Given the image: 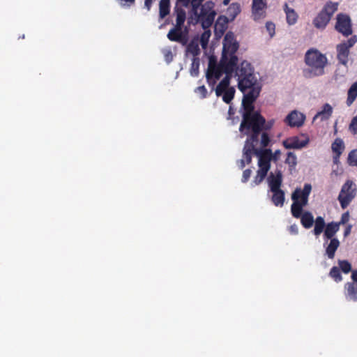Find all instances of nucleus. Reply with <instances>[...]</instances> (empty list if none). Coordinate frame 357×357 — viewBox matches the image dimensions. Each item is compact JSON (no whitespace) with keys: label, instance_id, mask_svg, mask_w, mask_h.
<instances>
[{"label":"nucleus","instance_id":"obj_1","mask_svg":"<svg viewBox=\"0 0 357 357\" xmlns=\"http://www.w3.org/2000/svg\"><path fill=\"white\" fill-rule=\"evenodd\" d=\"M259 97V91H252L243 95L242 107L243 112L239 130L248 137L246 140L254 142H259L260 134L264 132L266 123L265 118L259 111H255L254 102Z\"/></svg>","mask_w":357,"mask_h":357},{"label":"nucleus","instance_id":"obj_2","mask_svg":"<svg viewBox=\"0 0 357 357\" xmlns=\"http://www.w3.org/2000/svg\"><path fill=\"white\" fill-rule=\"evenodd\" d=\"M239 47L238 43L234 39L232 33H227L223 43L222 57L218 65L208 66L206 79L209 84H214L223 73H234L238 59L236 55Z\"/></svg>","mask_w":357,"mask_h":357},{"label":"nucleus","instance_id":"obj_3","mask_svg":"<svg viewBox=\"0 0 357 357\" xmlns=\"http://www.w3.org/2000/svg\"><path fill=\"white\" fill-rule=\"evenodd\" d=\"M234 76L237 77L238 89L246 94L252 91L261 92V86L257 82V79L254 74V68L247 61H243L239 66L234 68Z\"/></svg>","mask_w":357,"mask_h":357},{"label":"nucleus","instance_id":"obj_4","mask_svg":"<svg viewBox=\"0 0 357 357\" xmlns=\"http://www.w3.org/2000/svg\"><path fill=\"white\" fill-rule=\"evenodd\" d=\"M305 63L308 68L304 70L306 77L321 76L324 74V68L328 63L325 54L318 50L311 48L305 54Z\"/></svg>","mask_w":357,"mask_h":357},{"label":"nucleus","instance_id":"obj_5","mask_svg":"<svg viewBox=\"0 0 357 357\" xmlns=\"http://www.w3.org/2000/svg\"><path fill=\"white\" fill-rule=\"evenodd\" d=\"M339 230V224L337 222L332 221L326 224L324 231L323 238L325 255L331 259H334L335 252L340 245V241L335 237Z\"/></svg>","mask_w":357,"mask_h":357},{"label":"nucleus","instance_id":"obj_6","mask_svg":"<svg viewBox=\"0 0 357 357\" xmlns=\"http://www.w3.org/2000/svg\"><path fill=\"white\" fill-rule=\"evenodd\" d=\"M311 190V185L306 183L303 190L296 188L292 193L293 204L291 206V211L294 218H299L303 215V208L307 204Z\"/></svg>","mask_w":357,"mask_h":357},{"label":"nucleus","instance_id":"obj_7","mask_svg":"<svg viewBox=\"0 0 357 357\" xmlns=\"http://www.w3.org/2000/svg\"><path fill=\"white\" fill-rule=\"evenodd\" d=\"M271 139L267 132H263L261 135L260 145L261 149H257L255 155L258 157V166L261 170L268 172L271 168V149H266L269 144Z\"/></svg>","mask_w":357,"mask_h":357},{"label":"nucleus","instance_id":"obj_8","mask_svg":"<svg viewBox=\"0 0 357 357\" xmlns=\"http://www.w3.org/2000/svg\"><path fill=\"white\" fill-rule=\"evenodd\" d=\"M356 191V186L352 181L347 180L344 183L337 197L342 209H345L355 198Z\"/></svg>","mask_w":357,"mask_h":357},{"label":"nucleus","instance_id":"obj_9","mask_svg":"<svg viewBox=\"0 0 357 357\" xmlns=\"http://www.w3.org/2000/svg\"><path fill=\"white\" fill-rule=\"evenodd\" d=\"M169 40L185 45L189 40V28L185 24H175L167 34Z\"/></svg>","mask_w":357,"mask_h":357},{"label":"nucleus","instance_id":"obj_10","mask_svg":"<svg viewBox=\"0 0 357 357\" xmlns=\"http://www.w3.org/2000/svg\"><path fill=\"white\" fill-rule=\"evenodd\" d=\"M214 6L215 3L211 1H208L201 7L199 6L197 13L194 14L197 17L195 22H215L214 20L216 12Z\"/></svg>","mask_w":357,"mask_h":357},{"label":"nucleus","instance_id":"obj_11","mask_svg":"<svg viewBox=\"0 0 357 357\" xmlns=\"http://www.w3.org/2000/svg\"><path fill=\"white\" fill-rule=\"evenodd\" d=\"M357 42V36H353L349 39L338 44L336 47L337 58L340 63L347 66L349 61V49Z\"/></svg>","mask_w":357,"mask_h":357},{"label":"nucleus","instance_id":"obj_12","mask_svg":"<svg viewBox=\"0 0 357 357\" xmlns=\"http://www.w3.org/2000/svg\"><path fill=\"white\" fill-rule=\"evenodd\" d=\"M337 3L328 2L319 12L313 22H330L331 17L337 10Z\"/></svg>","mask_w":357,"mask_h":357},{"label":"nucleus","instance_id":"obj_13","mask_svg":"<svg viewBox=\"0 0 357 357\" xmlns=\"http://www.w3.org/2000/svg\"><path fill=\"white\" fill-rule=\"evenodd\" d=\"M241 12V6L238 3H232L227 9L225 14L220 15L215 22H231Z\"/></svg>","mask_w":357,"mask_h":357},{"label":"nucleus","instance_id":"obj_14","mask_svg":"<svg viewBox=\"0 0 357 357\" xmlns=\"http://www.w3.org/2000/svg\"><path fill=\"white\" fill-rule=\"evenodd\" d=\"M309 143V139L305 137V139L301 140L298 136H294L284 139L282 145L287 149H301L306 146Z\"/></svg>","mask_w":357,"mask_h":357},{"label":"nucleus","instance_id":"obj_15","mask_svg":"<svg viewBox=\"0 0 357 357\" xmlns=\"http://www.w3.org/2000/svg\"><path fill=\"white\" fill-rule=\"evenodd\" d=\"M305 119L303 114L294 110L286 116L284 121L290 127H300L304 123Z\"/></svg>","mask_w":357,"mask_h":357},{"label":"nucleus","instance_id":"obj_16","mask_svg":"<svg viewBox=\"0 0 357 357\" xmlns=\"http://www.w3.org/2000/svg\"><path fill=\"white\" fill-rule=\"evenodd\" d=\"M258 142H254L251 141L246 140L245 142V145L243 150V159L245 160V162L247 165H249L252 162V155H255L256 145Z\"/></svg>","mask_w":357,"mask_h":357},{"label":"nucleus","instance_id":"obj_17","mask_svg":"<svg viewBox=\"0 0 357 357\" xmlns=\"http://www.w3.org/2000/svg\"><path fill=\"white\" fill-rule=\"evenodd\" d=\"M268 185L271 191L281 190L280 187L282 183V174L280 171H278L275 174L271 173L268 178Z\"/></svg>","mask_w":357,"mask_h":357},{"label":"nucleus","instance_id":"obj_18","mask_svg":"<svg viewBox=\"0 0 357 357\" xmlns=\"http://www.w3.org/2000/svg\"><path fill=\"white\" fill-rule=\"evenodd\" d=\"M333 107L328 103H325L321 111L318 112L313 118V121L319 119L321 121H327L333 114Z\"/></svg>","mask_w":357,"mask_h":357},{"label":"nucleus","instance_id":"obj_19","mask_svg":"<svg viewBox=\"0 0 357 357\" xmlns=\"http://www.w3.org/2000/svg\"><path fill=\"white\" fill-rule=\"evenodd\" d=\"M204 29V32L202 33L199 43H200L202 47L205 50L206 49L208 43L209 38L211 35L210 28L213 24H201Z\"/></svg>","mask_w":357,"mask_h":357},{"label":"nucleus","instance_id":"obj_20","mask_svg":"<svg viewBox=\"0 0 357 357\" xmlns=\"http://www.w3.org/2000/svg\"><path fill=\"white\" fill-rule=\"evenodd\" d=\"M346 291L345 296L347 299L357 301V284L354 282H348L344 284Z\"/></svg>","mask_w":357,"mask_h":357},{"label":"nucleus","instance_id":"obj_21","mask_svg":"<svg viewBox=\"0 0 357 357\" xmlns=\"http://www.w3.org/2000/svg\"><path fill=\"white\" fill-rule=\"evenodd\" d=\"M234 73L226 75L225 77L220 82L215 89L217 96L222 95L223 92L229 89L230 79Z\"/></svg>","mask_w":357,"mask_h":357},{"label":"nucleus","instance_id":"obj_22","mask_svg":"<svg viewBox=\"0 0 357 357\" xmlns=\"http://www.w3.org/2000/svg\"><path fill=\"white\" fill-rule=\"evenodd\" d=\"M314 227L313 229V234L315 236L318 237L320 234L324 231L326 224L323 217L317 216L314 221Z\"/></svg>","mask_w":357,"mask_h":357},{"label":"nucleus","instance_id":"obj_23","mask_svg":"<svg viewBox=\"0 0 357 357\" xmlns=\"http://www.w3.org/2000/svg\"><path fill=\"white\" fill-rule=\"evenodd\" d=\"M199 43L198 37H195L187 45V52L193 55L194 57H197L200 54Z\"/></svg>","mask_w":357,"mask_h":357},{"label":"nucleus","instance_id":"obj_24","mask_svg":"<svg viewBox=\"0 0 357 357\" xmlns=\"http://www.w3.org/2000/svg\"><path fill=\"white\" fill-rule=\"evenodd\" d=\"M299 218H301V223L304 228L310 229L312 227L314 219L310 212H303V215Z\"/></svg>","mask_w":357,"mask_h":357},{"label":"nucleus","instance_id":"obj_25","mask_svg":"<svg viewBox=\"0 0 357 357\" xmlns=\"http://www.w3.org/2000/svg\"><path fill=\"white\" fill-rule=\"evenodd\" d=\"M266 7L265 0H252V13L256 20L257 15H261L264 8Z\"/></svg>","mask_w":357,"mask_h":357},{"label":"nucleus","instance_id":"obj_26","mask_svg":"<svg viewBox=\"0 0 357 357\" xmlns=\"http://www.w3.org/2000/svg\"><path fill=\"white\" fill-rule=\"evenodd\" d=\"M273 196L271 200L276 206H282L284 202V192L282 190L271 191Z\"/></svg>","mask_w":357,"mask_h":357},{"label":"nucleus","instance_id":"obj_27","mask_svg":"<svg viewBox=\"0 0 357 357\" xmlns=\"http://www.w3.org/2000/svg\"><path fill=\"white\" fill-rule=\"evenodd\" d=\"M173 15H176V22H185L186 19L185 10L178 3H176L174 8Z\"/></svg>","mask_w":357,"mask_h":357},{"label":"nucleus","instance_id":"obj_28","mask_svg":"<svg viewBox=\"0 0 357 357\" xmlns=\"http://www.w3.org/2000/svg\"><path fill=\"white\" fill-rule=\"evenodd\" d=\"M357 98V82H354L349 89L346 103L351 106Z\"/></svg>","mask_w":357,"mask_h":357},{"label":"nucleus","instance_id":"obj_29","mask_svg":"<svg viewBox=\"0 0 357 357\" xmlns=\"http://www.w3.org/2000/svg\"><path fill=\"white\" fill-rule=\"evenodd\" d=\"M331 148L334 153L337 154V157H340L344 149L343 141L340 138L335 139L332 144Z\"/></svg>","mask_w":357,"mask_h":357},{"label":"nucleus","instance_id":"obj_30","mask_svg":"<svg viewBox=\"0 0 357 357\" xmlns=\"http://www.w3.org/2000/svg\"><path fill=\"white\" fill-rule=\"evenodd\" d=\"M169 13V0H160L159 3V15L164 18Z\"/></svg>","mask_w":357,"mask_h":357},{"label":"nucleus","instance_id":"obj_31","mask_svg":"<svg viewBox=\"0 0 357 357\" xmlns=\"http://www.w3.org/2000/svg\"><path fill=\"white\" fill-rule=\"evenodd\" d=\"M335 28L344 36H348L352 33L351 24H335Z\"/></svg>","mask_w":357,"mask_h":357},{"label":"nucleus","instance_id":"obj_32","mask_svg":"<svg viewBox=\"0 0 357 357\" xmlns=\"http://www.w3.org/2000/svg\"><path fill=\"white\" fill-rule=\"evenodd\" d=\"M284 162L288 165L289 170L295 169L298 163L296 154L293 152H288Z\"/></svg>","mask_w":357,"mask_h":357},{"label":"nucleus","instance_id":"obj_33","mask_svg":"<svg viewBox=\"0 0 357 357\" xmlns=\"http://www.w3.org/2000/svg\"><path fill=\"white\" fill-rule=\"evenodd\" d=\"M284 12L286 13L287 22H296L298 15L293 8L288 7L287 3L284 4Z\"/></svg>","mask_w":357,"mask_h":357},{"label":"nucleus","instance_id":"obj_34","mask_svg":"<svg viewBox=\"0 0 357 357\" xmlns=\"http://www.w3.org/2000/svg\"><path fill=\"white\" fill-rule=\"evenodd\" d=\"M214 33L217 39L220 38L228 28V24H213Z\"/></svg>","mask_w":357,"mask_h":357},{"label":"nucleus","instance_id":"obj_35","mask_svg":"<svg viewBox=\"0 0 357 357\" xmlns=\"http://www.w3.org/2000/svg\"><path fill=\"white\" fill-rule=\"evenodd\" d=\"M199 59L198 57H193L190 73L192 77H197L199 75Z\"/></svg>","mask_w":357,"mask_h":357},{"label":"nucleus","instance_id":"obj_36","mask_svg":"<svg viewBox=\"0 0 357 357\" xmlns=\"http://www.w3.org/2000/svg\"><path fill=\"white\" fill-rule=\"evenodd\" d=\"M329 276L336 282H340L342 280V276L341 275L340 270L337 266H333L331 268L329 272Z\"/></svg>","mask_w":357,"mask_h":357},{"label":"nucleus","instance_id":"obj_37","mask_svg":"<svg viewBox=\"0 0 357 357\" xmlns=\"http://www.w3.org/2000/svg\"><path fill=\"white\" fill-rule=\"evenodd\" d=\"M235 89L233 87L229 88L222 93V100L225 102L229 104L234 97Z\"/></svg>","mask_w":357,"mask_h":357},{"label":"nucleus","instance_id":"obj_38","mask_svg":"<svg viewBox=\"0 0 357 357\" xmlns=\"http://www.w3.org/2000/svg\"><path fill=\"white\" fill-rule=\"evenodd\" d=\"M338 264L341 270L344 273L347 274L350 271H352L351 270V264L347 261V260H339Z\"/></svg>","mask_w":357,"mask_h":357},{"label":"nucleus","instance_id":"obj_39","mask_svg":"<svg viewBox=\"0 0 357 357\" xmlns=\"http://www.w3.org/2000/svg\"><path fill=\"white\" fill-rule=\"evenodd\" d=\"M347 162L350 166L357 167V149L349 152Z\"/></svg>","mask_w":357,"mask_h":357},{"label":"nucleus","instance_id":"obj_40","mask_svg":"<svg viewBox=\"0 0 357 357\" xmlns=\"http://www.w3.org/2000/svg\"><path fill=\"white\" fill-rule=\"evenodd\" d=\"M267 173H268L267 172H265V171H263V170H261L260 169H259L257 172V175L255 177L254 181H253L255 184V185L260 184L264 181V179L266 178Z\"/></svg>","mask_w":357,"mask_h":357},{"label":"nucleus","instance_id":"obj_41","mask_svg":"<svg viewBox=\"0 0 357 357\" xmlns=\"http://www.w3.org/2000/svg\"><path fill=\"white\" fill-rule=\"evenodd\" d=\"M195 93H197L201 99L206 98L208 96V91L204 85L199 86L195 89Z\"/></svg>","mask_w":357,"mask_h":357},{"label":"nucleus","instance_id":"obj_42","mask_svg":"<svg viewBox=\"0 0 357 357\" xmlns=\"http://www.w3.org/2000/svg\"><path fill=\"white\" fill-rule=\"evenodd\" d=\"M164 59L167 63H169L173 60V54L170 48H165L162 50Z\"/></svg>","mask_w":357,"mask_h":357},{"label":"nucleus","instance_id":"obj_43","mask_svg":"<svg viewBox=\"0 0 357 357\" xmlns=\"http://www.w3.org/2000/svg\"><path fill=\"white\" fill-rule=\"evenodd\" d=\"M349 130L353 135H357V115L351 119Z\"/></svg>","mask_w":357,"mask_h":357},{"label":"nucleus","instance_id":"obj_44","mask_svg":"<svg viewBox=\"0 0 357 357\" xmlns=\"http://www.w3.org/2000/svg\"><path fill=\"white\" fill-rule=\"evenodd\" d=\"M336 22H351L350 17L344 13H339L336 17Z\"/></svg>","mask_w":357,"mask_h":357},{"label":"nucleus","instance_id":"obj_45","mask_svg":"<svg viewBox=\"0 0 357 357\" xmlns=\"http://www.w3.org/2000/svg\"><path fill=\"white\" fill-rule=\"evenodd\" d=\"M204 0H192L191 5H192V11L194 14L197 13V10H199V7L201 5V3Z\"/></svg>","mask_w":357,"mask_h":357},{"label":"nucleus","instance_id":"obj_46","mask_svg":"<svg viewBox=\"0 0 357 357\" xmlns=\"http://www.w3.org/2000/svg\"><path fill=\"white\" fill-rule=\"evenodd\" d=\"M281 151L280 150L278 149L275 151V152H272V150L271 149V161H273L275 162H278L280 158Z\"/></svg>","mask_w":357,"mask_h":357},{"label":"nucleus","instance_id":"obj_47","mask_svg":"<svg viewBox=\"0 0 357 357\" xmlns=\"http://www.w3.org/2000/svg\"><path fill=\"white\" fill-rule=\"evenodd\" d=\"M266 29L268 32L270 37L272 38L275 34V24H266Z\"/></svg>","mask_w":357,"mask_h":357},{"label":"nucleus","instance_id":"obj_48","mask_svg":"<svg viewBox=\"0 0 357 357\" xmlns=\"http://www.w3.org/2000/svg\"><path fill=\"white\" fill-rule=\"evenodd\" d=\"M349 220V213L348 211L344 213L342 216L340 222H337V224H339V227H340L341 225L346 224Z\"/></svg>","mask_w":357,"mask_h":357},{"label":"nucleus","instance_id":"obj_49","mask_svg":"<svg viewBox=\"0 0 357 357\" xmlns=\"http://www.w3.org/2000/svg\"><path fill=\"white\" fill-rule=\"evenodd\" d=\"M251 173L252 171L250 169H246L243 171L241 178L243 183H246L249 180Z\"/></svg>","mask_w":357,"mask_h":357},{"label":"nucleus","instance_id":"obj_50","mask_svg":"<svg viewBox=\"0 0 357 357\" xmlns=\"http://www.w3.org/2000/svg\"><path fill=\"white\" fill-rule=\"evenodd\" d=\"M274 123H275L274 119H271L270 121H268L267 122L266 121L264 130H270L273 126Z\"/></svg>","mask_w":357,"mask_h":357},{"label":"nucleus","instance_id":"obj_51","mask_svg":"<svg viewBox=\"0 0 357 357\" xmlns=\"http://www.w3.org/2000/svg\"><path fill=\"white\" fill-rule=\"evenodd\" d=\"M121 5L130 6L135 3V0H118Z\"/></svg>","mask_w":357,"mask_h":357},{"label":"nucleus","instance_id":"obj_52","mask_svg":"<svg viewBox=\"0 0 357 357\" xmlns=\"http://www.w3.org/2000/svg\"><path fill=\"white\" fill-rule=\"evenodd\" d=\"M155 0H145L144 1V7L149 10L151 9V7L152 6L153 2Z\"/></svg>","mask_w":357,"mask_h":357},{"label":"nucleus","instance_id":"obj_53","mask_svg":"<svg viewBox=\"0 0 357 357\" xmlns=\"http://www.w3.org/2000/svg\"><path fill=\"white\" fill-rule=\"evenodd\" d=\"M351 280H353L352 282L357 284V270H353L351 271Z\"/></svg>","mask_w":357,"mask_h":357},{"label":"nucleus","instance_id":"obj_54","mask_svg":"<svg viewBox=\"0 0 357 357\" xmlns=\"http://www.w3.org/2000/svg\"><path fill=\"white\" fill-rule=\"evenodd\" d=\"M237 165L240 169H243L247 164L245 162V160L242 158L238 161Z\"/></svg>","mask_w":357,"mask_h":357},{"label":"nucleus","instance_id":"obj_55","mask_svg":"<svg viewBox=\"0 0 357 357\" xmlns=\"http://www.w3.org/2000/svg\"><path fill=\"white\" fill-rule=\"evenodd\" d=\"M218 64L216 63V59L215 57L213 56H211L209 58V63H208V66H217Z\"/></svg>","mask_w":357,"mask_h":357},{"label":"nucleus","instance_id":"obj_56","mask_svg":"<svg viewBox=\"0 0 357 357\" xmlns=\"http://www.w3.org/2000/svg\"><path fill=\"white\" fill-rule=\"evenodd\" d=\"M289 231L291 234H296L298 233L297 226L296 225L290 226Z\"/></svg>","mask_w":357,"mask_h":357},{"label":"nucleus","instance_id":"obj_57","mask_svg":"<svg viewBox=\"0 0 357 357\" xmlns=\"http://www.w3.org/2000/svg\"><path fill=\"white\" fill-rule=\"evenodd\" d=\"M351 225H348L344 231V236H348L351 233Z\"/></svg>","mask_w":357,"mask_h":357},{"label":"nucleus","instance_id":"obj_58","mask_svg":"<svg viewBox=\"0 0 357 357\" xmlns=\"http://www.w3.org/2000/svg\"><path fill=\"white\" fill-rule=\"evenodd\" d=\"M182 2L183 6H188L190 3H191L192 0H179Z\"/></svg>","mask_w":357,"mask_h":357},{"label":"nucleus","instance_id":"obj_59","mask_svg":"<svg viewBox=\"0 0 357 357\" xmlns=\"http://www.w3.org/2000/svg\"><path fill=\"white\" fill-rule=\"evenodd\" d=\"M327 24H315L316 27L318 29H324Z\"/></svg>","mask_w":357,"mask_h":357},{"label":"nucleus","instance_id":"obj_60","mask_svg":"<svg viewBox=\"0 0 357 357\" xmlns=\"http://www.w3.org/2000/svg\"><path fill=\"white\" fill-rule=\"evenodd\" d=\"M340 157H337V154H335L333 157V162L337 164L339 162Z\"/></svg>","mask_w":357,"mask_h":357},{"label":"nucleus","instance_id":"obj_61","mask_svg":"<svg viewBox=\"0 0 357 357\" xmlns=\"http://www.w3.org/2000/svg\"><path fill=\"white\" fill-rule=\"evenodd\" d=\"M231 0H223L222 3L224 6H227Z\"/></svg>","mask_w":357,"mask_h":357}]
</instances>
